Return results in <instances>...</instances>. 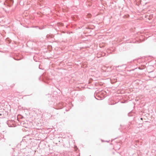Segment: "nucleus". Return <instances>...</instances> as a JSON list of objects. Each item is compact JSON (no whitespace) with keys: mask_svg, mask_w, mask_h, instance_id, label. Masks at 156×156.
<instances>
[{"mask_svg":"<svg viewBox=\"0 0 156 156\" xmlns=\"http://www.w3.org/2000/svg\"><path fill=\"white\" fill-rule=\"evenodd\" d=\"M88 16V17H90L91 16V15L90 14H89Z\"/></svg>","mask_w":156,"mask_h":156,"instance_id":"obj_1","label":"nucleus"},{"mask_svg":"<svg viewBox=\"0 0 156 156\" xmlns=\"http://www.w3.org/2000/svg\"><path fill=\"white\" fill-rule=\"evenodd\" d=\"M9 125V127H12V126H9V125Z\"/></svg>","mask_w":156,"mask_h":156,"instance_id":"obj_2","label":"nucleus"},{"mask_svg":"<svg viewBox=\"0 0 156 156\" xmlns=\"http://www.w3.org/2000/svg\"><path fill=\"white\" fill-rule=\"evenodd\" d=\"M141 120H142L143 119V118H141L140 119Z\"/></svg>","mask_w":156,"mask_h":156,"instance_id":"obj_3","label":"nucleus"},{"mask_svg":"<svg viewBox=\"0 0 156 156\" xmlns=\"http://www.w3.org/2000/svg\"><path fill=\"white\" fill-rule=\"evenodd\" d=\"M139 69H140V67H139Z\"/></svg>","mask_w":156,"mask_h":156,"instance_id":"obj_4","label":"nucleus"},{"mask_svg":"<svg viewBox=\"0 0 156 156\" xmlns=\"http://www.w3.org/2000/svg\"><path fill=\"white\" fill-rule=\"evenodd\" d=\"M90 156H91L90 155Z\"/></svg>","mask_w":156,"mask_h":156,"instance_id":"obj_5","label":"nucleus"}]
</instances>
